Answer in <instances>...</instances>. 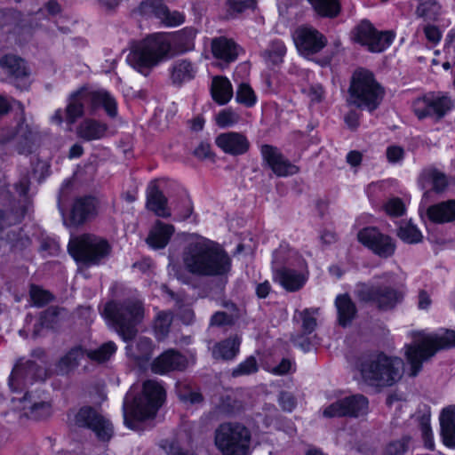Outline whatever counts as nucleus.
Masks as SVG:
<instances>
[{"label":"nucleus","mask_w":455,"mask_h":455,"mask_svg":"<svg viewBox=\"0 0 455 455\" xmlns=\"http://www.w3.org/2000/svg\"><path fill=\"white\" fill-rule=\"evenodd\" d=\"M307 267L305 260L292 250L286 243H281L279 247L273 251L272 269L273 273L278 267Z\"/></svg>","instance_id":"nucleus-26"},{"label":"nucleus","mask_w":455,"mask_h":455,"mask_svg":"<svg viewBox=\"0 0 455 455\" xmlns=\"http://www.w3.org/2000/svg\"><path fill=\"white\" fill-rule=\"evenodd\" d=\"M410 443V437L404 436L400 440L394 441L389 443L383 455H404V453L408 451Z\"/></svg>","instance_id":"nucleus-53"},{"label":"nucleus","mask_w":455,"mask_h":455,"mask_svg":"<svg viewBox=\"0 0 455 455\" xmlns=\"http://www.w3.org/2000/svg\"><path fill=\"white\" fill-rule=\"evenodd\" d=\"M278 403L284 411L291 412L296 406V399L292 394L283 391L279 395Z\"/></svg>","instance_id":"nucleus-57"},{"label":"nucleus","mask_w":455,"mask_h":455,"mask_svg":"<svg viewBox=\"0 0 455 455\" xmlns=\"http://www.w3.org/2000/svg\"><path fill=\"white\" fill-rule=\"evenodd\" d=\"M181 258L184 268L197 277H226L232 269L228 253L219 243L204 237L189 241Z\"/></svg>","instance_id":"nucleus-1"},{"label":"nucleus","mask_w":455,"mask_h":455,"mask_svg":"<svg viewBox=\"0 0 455 455\" xmlns=\"http://www.w3.org/2000/svg\"><path fill=\"white\" fill-rule=\"evenodd\" d=\"M318 308L310 307L305 308L302 311H298L297 314L301 320V329L304 334H311L316 328V315Z\"/></svg>","instance_id":"nucleus-47"},{"label":"nucleus","mask_w":455,"mask_h":455,"mask_svg":"<svg viewBox=\"0 0 455 455\" xmlns=\"http://www.w3.org/2000/svg\"><path fill=\"white\" fill-rule=\"evenodd\" d=\"M335 306L338 312L339 323L342 326L348 325L356 314L355 305L347 294L336 297Z\"/></svg>","instance_id":"nucleus-36"},{"label":"nucleus","mask_w":455,"mask_h":455,"mask_svg":"<svg viewBox=\"0 0 455 455\" xmlns=\"http://www.w3.org/2000/svg\"><path fill=\"white\" fill-rule=\"evenodd\" d=\"M323 88L320 84L310 86L308 97L312 102H320L323 99Z\"/></svg>","instance_id":"nucleus-62"},{"label":"nucleus","mask_w":455,"mask_h":455,"mask_svg":"<svg viewBox=\"0 0 455 455\" xmlns=\"http://www.w3.org/2000/svg\"><path fill=\"white\" fill-rule=\"evenodd\" d=\"M236 315L234 314H228L227 312L217 311L214 313L210 319L211 326L222 327L227 325H232L235 323Z\"/></svg>","instance_id":"nucleus-55"},{"label":"nucleus","mask_w":455,"mask_h":455,"mask_svg":"<svg viewBox=\"0 0 455 455\" xmlns=\"http://www.w3.org/2000/svg\"><path fill=\"white\" fill-rule=\"evenodd\" d=\"M15 140V149L20 155H29L39 146L40 134L36 128L28 124L24 119L12 128L0 129V144Z\"/></svg>","instance_id":"nucleus-11"},{"label":"nucleus","mask_w":455,"mask_h":455,"mask_svg":"<svg viewBox=\"0 0 455 455\" xmlns=\"http://www.w3.org/2000/svg\"><path fill=\"white\" fill-rule=\"evenodd\" d=\"M46 371L32 361L19 362L14 366L10 377L9 386L13 392H19L36 380H44Z\"/></svg>","instance_id":"nucleus-19"},{"label":"nucleus","mask_w":455,"mask_h":455,"mask_svg":"<svg viewBox=\"0 0 455 455\" xmlns=\"http://www.w3.org/2000/svg\"><path fill=\"white\" fill-rule=\"evenodd\" d=\"M147 208L156 216L167 218L171 212L167 207V198L155 182L150 183L147 189Z\"/></svg>","instance_id":"nucleus-29"},{"label":"nucleus","mask_w":455,"mask_h":455,"mask_svg":"<svg viewBox=\"0 0 455 455\" xmlns=\"http://www.w3.org/2000/svg\"><path fill=\"white\" fill-rule=\"evenodd\" d=\"M420 430L425 447L429 451H433L435 447V443L433 439L432 429L429 423L427 421L422 422L420 425Z\"/></svg>","instance_id":"nucleus-58"},{"label":"nucleus","mask_w":455,"mask_h":455,"mask_svg":"<svg viewBox=\"0 0 455 455\" xmlns=\"http://www.w3.org/2000/svg\"><path fill=\"white\" fill-rule=\"evenodd\" d=\"M412 342L406 345V357L411 365V376L420 371L424 361L432 357L437 350L455 347V331L440 330L435 333L411 332Z\"/></svg>","instance_id":"nucleus-3"},{"label":"nucleus","mask_w":455,"mask_h":455,"mask_svg":"<svg viewBox=\"0 0 455 455\" xmlns=\"http://www.w3.org/2000/svg\"><path fill=\"white\" fill-rule=\"evenodd\" d=\"M263 160L273 172L279 177L294 175L299 172V167L286 159L280 150L270 145H263L260 148Z\"/></svg>","instance_id":"nucleus-21"},{"label":"nucleus","mask_w":455,"mask_h":455,"mask_svg":"<svg viewBox=\"0 0 455 455\" xmlns=\"http://www.w3.org/2000/svg\"><path fill=\"white\" fill-rule=\"evenodd\" d=\"M427 215L430 221L436 224L455 221V199H450L430 205L427 209Z\"/></svg>","instance_id":"nucleus-27"},{"label":"nucleus","mask_w":455,"mask_h":455,"mask_svg":"<svg viewBox=\"0 0 455 455\" xmlns=\"http://www.w3.org/2000/svg\"><path fill=\"white\" fill-rule=\"evenodd\" d=\"M359 298L367 302H373L382 310L395 307L403 299V294L398 290L384 285H363L358 291Z\"/></svg>","instance_id":"nucleus-17"},{"label":"nucleus","mask_w":455,"mask_h":455,"mask_svg":"<svg viewBox=\"0 0 455 455\" xmlns=\"http://www.w3.org/2000/svg\"><path fill=\"white\" fill-rule=\"evenodd\" d=\"M172 323V314L171 312L162 311L157 314L154 323V330L157 339L162 340L167 336Z\"/></svg>","instance_id":"nucleus-46"},{"label":"nucleus","mask_w":455,"mask_h":455,"mask_svg":"<svg viewBox=\"0 0 455 455\" xmlns=\"http://www.w3.org/2000/svg\"><path fill=\"white\" fill-rule=\"evenodd\" d=\"M423 31L427 40L430 44L436 45L441 41L442 33L436 26L426 25L423 28Z\"/></svg>","instance_id":"nucleus-59"},{"label":"nucleus","mask_w":455,"mask_h":455,"mask_svg":"<svg viewBox=\"0 0 455 455\" xmlns=\"http://www.w3.org/2000/svg\"><path fill=\"white\" fill-rule=\"evenodd\" d=\"M358 240L375 254L382 258L392 256L395 251L393 239L375 228H365L358 233Z\"/></svg>","instance_id":"nucleus-20"},{"label":"nucleus","mask_w":455,"mask_h":455,"mask_svg":"<svg viewBox=\"0 0 455 455\" xmlns=\"http://www.w3.org/2000/svg\"><path fill=\"white\" fill-rule=\"evenodd\" d=\"M241 339L238 336L229 337L216 343L212 349V357L216 360H234L239 353Z\"/></svg>","instance_id":"nucleus-33"},{"label":"nucleus","mask_w":455,"mask_h":455,"mask_svg":"<svg viewBox=\"0 0 455 455\" xmlns=\"http://www.w3.org/2000/svg\"><path fill=\"white\" fill-rule=\"evenodd\" d=\"M422 178L431 185L432 190L435 193H443L448 187L446 175L436 169L424 171Z\"/></svg>","instance_id":"nucleus-42"},{"label":"nucleus","mask_w":455,"mask_h":455,"mask_svg":"<svg viewBox=\"0 0 455 455\" xmlns=\"http://www.w3.org/2000/svg\"><path fill=\"white\" fill-rule=\"evenodd\" d=\"M181 400L186 403H190L192 404L199 403L203 401V396L199 392L190 391L188 394H184L180 396Z\"/></svg>","instance_id":"nucleus-64"},{"label":"nucleus","mask_w":455,"mask_h":455,"mask_svg":"<svg viewBox=\"0 0 455 455\" xmlns=\"http://www.w3.org/2000/svg\"><path fill=\"white\" fill-rule=\"evenodd\" d=\"M386 212L392 217L402 216L405 212L403 202L400 198H392L385 204Z\"/></svg>","instance_id":"nucleus-56"},{"label":"nucleus","mask_w":455,"mask_h":455,"mask_svg":"<svg viewBox=\"0 0 455 455\" xmlns=\"http://www.w3.org/2000/svg\"><path fill=\"white\" fill-rule=\"evenodd\" d=\"M86 355V350L81 346H76L71 348L64 356H62L58 363V370L61 373H68L76 369L80 362Z\"/></svg>","instance_id":"nucleus-39"},{"label":"nucleus","mask_w":455,"mask_h":455,"mask_svg":"<svg viewBox=\"0 0 455 455\" xmlns=\"http://www.w3.org/2000/svg\"><path fill=\"white\" fill-rule=\"evenodd\" d=\"M259 370L258 362L255 356L250 355L241 362L232 370V376L236 378L244 375H250L257 372Z\"/></svg>","instance_id":"nucleus-49"},{"label":"nucleus","mask_w":455,"mask_h":455,"mask_svg":"<svg viewBox=\"0 0 455 455\" xmlns=\"http://www.w3.org/2000/svg\"><path fill=\"white\" fill-rule=\"evenodd\" d=\"M29 295L33 305L36 307H43L52 300V295L37 285H31Z\"/></svg>","instance_id":"nucleus-52"},{"label":"nucleus","mask_w":455,"mask_h":455,"mask_svg":"<svg viewBox=\"0 0 455 455\" xmlns=\"http://www.w3.org/2000/svg\"><path fill=\"white\" fill-rule=\"evenodd\" d=\"M197 69V66L189 60H177L169 69L172 84L181 85L191 81L196 77Z\"/></svg>","instance_id":"nucleus-28"},{"label":"nucleus","mask_w":455,"mask_h":455,"mask_svg":"<svg viewBox=\"0 0 455 455\" xmlns=\"http://www.w3.org/2000/svg\"><path fill=\"white\" fill-rule=\"evenodd\" d=\"M454 107L452 100L441 93L428 92L415 99L412 110L419 119L427 117L439 121L443 118Z\"/></svg>","instance_id":"nucleus-12"},{"label":"nucleus","mask_w":455,"mask_h":455,"mask_svg":"<svg viewBox=\"0 0 455 455\" xmlns=\"http://www.w3.org/2000/svg\"><path fill=\"white\" fill-rule=\"evenodd\" d=\"M227 11L229 15L235 17L248 11H254L257 7L256 0H227Z\"/></svg>","instance_id":"nucleus-48"},{"label":"nucleus","mask_w":455,"mask_h":455,"mask_svg":"<svg viewBox=\"0 0 455 455\" xmlns=\"http://www.w3.org/2000/svg\"><path fill=\"white\" fill-rule=\"evenodd\" d=\"M386 155L389 163L396 164L403 161L404 150L399 146H389L387 148Z\"/></svg>","instance_id":"nucleus-60"},{"label":"nucleus","mask_w":455,"mask_h":455,"mask_svg":"<svg viewBox=\"0 0 455 455\" xmlns=\"http://www.w3.org/2000/svg\"><path fill=\"white\" fill-rule=\"evenodd\" d=\"M442 7L436 0H419L416 9L418 18L424 21H435L441 15Z\"/></svg>","instance_id":"nucleus-40"},{"label":"nucleus","mask_w":455,"mask_h":455,"mask_svg":"<svg viewBox=\"0 0 455 455\" xmlns=\"http://www.w3.org/2000/svg\"><path fill=\"white\" fill-rule=\"evenodd\" d=\"M117 347L113 341H108L102 344L100 347L94 350H86V356L94 362L104 363L110 359V357L116 352Z\"/></svg>","instance_id":"nucleus-45"},{"label":"nucleus","mask_w":455,"mask_h":455,"mask_svg":"<svg viewBox=\"0 0 455 455\" xmlns=\"http://www.w3.org/2000/svg\"><path fill=\"white\" fill-rule=\"evenodd\" d=\"M29 409V417L35 419H40L50 414V404L45 402L34 403L27 406L23 405V410Z\"/></svg>","instance_id":"nucleus-54"},{"label":"nucleus","mask_w":455,"mask_h":455,"mask_svg":"<svg viewBox=\"0 0 455 455\" xmlns=\"http://www.w3.org/2000/svg\"><path fill=\"white\" fill-rule=\"evenodd\" d=\"M292 39L299 53L308 57L318 53L327 44L326 37L310 26H299L292 33Z\"/></svg>","instance_id":"nucleus-16"},{"label":"nucleus","mask_w":455,"mask_h":455,"mask_svg":"<svg viewBox=\"0 0 455 455\" xmlns=\"http://www.w3.org/2000/svg\"><path fill=\"white\" fill-rule=\"evenodd\" d=\"M99 201L96 197L86 196L75 200L71 212L70 220L74 225H82L98 214Z\"/></svg>","instance_id":"nucleus-23"},{"label":"nucleus","mask_w":455,"mask_h":455,"mask_svg":"<svg viewBox=\"0 0 455 455\" xmlns=\"http://www.w3.org/2000/svg\"><path fill=\"white\" fill-rule=\"evenodd\" d=\"M348 93L349 105L372 112L380 105L385 91L371 71L359 68L352 76Z\"/></svg>","instance_id":"nucleus-6"},{"label":"nucleus","mask_w":455,"mask_h":455,"mask_svg":"<svg viewBox=\"0 0 455 455\" xmlns=\"http://www.w3.org/2000/svg\"><path fill=\"white\" fill-rule=\"evenodd\" d=\"M395 38L392 31H378L369 20H362L353 30V39L371 52H381Z\"/></svg>","instance_id":"nucleus-13"},{"label":"nucleus","mask_w":455,"mask_h":455,"mask_svg":"<svg viewBox=\"0 0 455 455\" xmlns=\"http://www.w3.org/2000/svg\"><path fill=\"white\" fill-rule=\"evenodd\" d=\"M286 51L284 43L282 40L275 39L270 42L267 49L264 51L263 57L267 61L278 65L283 62Z\"/></svg>","instance_id":"nucleus-43"},{"label":"nucleus","mask_w":455,"mask_h":455,"mask_svg":"<svg viewBox=\"0 0 455 455\" xmlns=\"http://www.w3.org/2000/svg\"><path fill=\"white\" fill-rule=\"evenodd\" d=\"M195 33L192 29H184L175 34L157 33L148 36L133 48L127 56V62L140 73L147 76L149 69L157 65L179 45L180 52L193 47Z\"/></svg>","instance_id":"nucleus-2"},{"label":"nucleus","mask_w":455,"mask_h":455,"mask_svg":"<svg viewBox=\"0 0 455 455\" xmlns=\"http://www.w3.org/2000/svg\"><path fill=\"white\" fill-rule=\"evenodd\" d=\"M397 236L406 243H418L422 240L419 229L411 222L403 221L397 230Z\"/></svg>","instance_id":"nucleus-44"},{"label":"nucleus","mask_w":455,"mask_h":455,"mask_svg":"<svg viewBox=\"0 0 455 455\" xmlns=\"http://www.w3.org/2000/svg\"><path fill=\"white\" fill-rule=\"evenodd\" d=\"M174 231L172 225L157 220L147 237V243L154 249H163L168 244Z\"/></svg>","instance_id":"nucleus-32"},{"label":"nucleus","mask_w":455,"mask_h":455,"mask_svg":"<svg viewBox=\"0 0 455 455\" xmlns=\"http://www.w3.org/2000/svg\"><path fill=\"white\" fill-rule=\"evenodd\" d=\"M126 353L135 361H148L153 353V342L149 338L140 337L134 344L126 346Z\"/></svg>","instance_id":"nucleus-37"},{"label":"nucleus","mask_w":455,"mask_h":455,"mask_svg":"<svg viewBox=\"0 0 455 455\" xmlns=\"http://www.w3.org/2000/svg\"><path fill=\"white\" fill-rule=\"evenodd\" d=\"M194 154L200 159H204L211 155V146L209 143L201 142L195 149Z\"/></svg>","instance_id":"nucleus-63"},{"label":"nucleus","mask_w":455,"mask_h":455,"mask_svg":"<svg viewBox=\"0 0 455 455\" xmlns=\"http://www.w3.org/2000/svg\"><path fill=\"white\" fill-rule=\"evenodd\" d=\"M236 101L248 108L253 107L257 102V96L252 88L247 84H241L236 91Z\"/></svg>","instance_id":"nucleus-50"},{"label":"nucleus","mask_w":455,"mask_h":455,"mask_svg":"<svg viewBox=\"0 0 455 455\" xmlns=\"http://www.w3.org/2000/svg\"><path fill=\"white\" fill-rule=\"evenodd\" d=\"M76 425L81 427L92 429L97 438L102 442H108L113 435L112 423L92 407L81 408L75 416Z\"/></svg>","instance_id":"nucleus-14"},{"label":"nucleus","mask_w":455,"mask_h":455,"mask_svg":"<svg viewBox=\"0 0 455 455\" xmlns=\"http://www.w3.org/2000/svg\"><path fill=\"white\" fill-rule=\"evenodd\" d=\"M321 17L334 18L340 12L339 0H307Z\"/></svg>","instance_id":"nucleus-41"},{"label":"nucleus","mask_w":455,"mask_h":455,"mask_svg":"<svg viewBox=\"0 0 455 455\" xmlns=\"http://www.w3.org/2000/svg\"><path fill=\"white\" fill-rule=\"evenodd\" d=\"M211 93L213 100L220 105L227 104L233 97V87L227 77L215 76L212 79Z\"/></svg>","instance_id":"nucleus-35"},{"label":"nucleus","mask_w":455,"mask_h":455,"mask_svg":"<svg viewBox=\"0 0 455 455\" xmlns=\"http://www.w3.org/2000/svg\"><path fill=\"white\" fill-rule=\"evenodd\" d=\"M215 121L220 128L231 127L240 121V116L231 108H225L216 116Z\"/></svg>","instance_id":"nucleus-51"},{"label":"nucleus","mask_w":455,"mask_h":455,"mask_svg":"<svg viewBox=\"0 0 455 455\" xmlns=\"http://www.w3.org/2000/svg\"><path fill=\"white\" fill-rule=\"evenodd\" d=\"M173 0H143L138 11L142 15L154 16L166 27H177L185 21V15L178 11H170L166 3Z\"/></svg>","instance_id":"nucleus-18"},{"label":"nucleus","mask_w":455,"mask_h":455,"mask_svg":"<svg viewBox=\"0 0 455 455\" xmlns=\"http://www.w3.org/2000/svg\"><path fill=\"white\" fill-rule=\"evenodd\" d=\"M273 275L283 289L291 292L300 290L307 280L305 273L290 267L276 268Z\"/></svg>","instance_id":"nucleus-25"},{"label":"nucleus","mask_w":455,"mask_h":455,"mask_svg":"<svg viewBox=\"0 0 455 455\" xmlns=\"http://www.w3.org/2000/svg\"><path fill=\"white\" fill-rule=\"evenodd\" d=\"M85 104L90 105L92 113L102 107L109 117L117 116V103L112 94L103 89L92 91L82 87L72 92L68 98L66 114L69 124H74L84 115Z\"/></svg>","instance_id":"nucleus-7"},{"label":"nucleus","mask_w":455,"mask_h":455,"mask_svg":"<svg viewBox=\"0 0 455 455\" xmlns=\"http://www.w3.org/2000/svg\"><path fill=\"white\" fill-rule=\"evenodd\" d=\"M101 315L113 324L123 339L128 341L137 333L136 325L143 319L144 308L141 301L131 298L106 303Z\"/></svg>","instance_id":"nucleus-4"},{"label":"nucleus","mask_w":455,"mask_h":455,"mask_svg":"<svg viewBox=\"0 0 455 455\" xmlns=\"http://www.w3.org/2000/svg\"><path fill=\"white\" fill-rule=\"evenodd\" d=\"M165 396L166 391L161 382L155 379L146 380L142 393L135 399L131 412L139 420L153 418L163 405Z\"/></svg>","instance_id":"nucleus-10"},{"label":"nucleus","mask_w":455,"mask_h":455,"mask_svg":"<svg viewBox=\"0 0 455 455\" xmlns=\"http://www.w3.org/2000/svg\"><path fill=\"white\" fill-rule=\"evenodd\" d=\"M238 45L224 36L214 38L212 42V52L216 59L225 62H233L238 56Z\"/></svg>","instance_id":"nucleus-31"},{"label":"nucleus","mask_w":455,"mask_h":455,"mask_svg":"<svg viewBox=\"0 0 455 455\" xmlns=\"http://www.w3.org/2000/svg\"><path fill=\"white\" fill-rule=\"evenodd\" d=\"M359 370L363 379L370 385L389 387L401 379L403 362L399 357L379 353L363 357Z\"/></svg>","instance_id":"nucleus-5"},{"label":"nucleus","mask_w":455,"mask_h":455,"mask_svg":"<svg viewBox=\"0 0 455 455\" xmlns=\"http://www.w3.org/2000/svg\"><path fill=\"white\" fill-rule=\"evenodd\" d=\"M214 444L221 455H251V431L241 422L221 423L214 431Z\"/></svg>","instance_id":"nucleus-8"},{"label":"nucleus","mask_w":455,"mask_h":455,"mask_svg":"<svg viewBox=\"0 0 455 455\" xmlns=\"http://www.w3.org/2000/svg\"><path fill=\"white\" fill-rule=\"evenodd\" d=\"M187 365L186 356L174 349H168L153 361L151 370L156 374H164L172 371H183Z\"/></svg>","instance_id":"nucleus-22"},{"label":"nucleus","mask_w":455,"mask_h":455,"mask_svg":"<svg viewBox=\"0 0 455 455\" xmlns=\"http://www.w3.org/2000/svg\"><path fill=\"white\" fill-rule=\"evenodd\" d=\"M108 131V125L94 119H85L77 127V136L91 141L103 138Z\"/></svg>","instance_id":"nucleus-34"},{"label":"nucleus","mask_w":455,"mask_h":455,"mask_svg":"<svg viewBox=\"0 0 455 455\" xmlns=\"http://www.w3.org/2000/svg\"><path fill=\"white\" fill-rule=\"evenodd\" d=\"M215 142L223 152L231 156L243 155L250 148L246 136L235 132L220 133L217 136Z\"/></svg>","instance_id":"nucleus-24"},{"label":"nucleus","mask_w":455,"mask_h":455,"mask_svg":"<svg viewBox=\"0 0 455 455\" xmlns=\"http://www.w3.org/2000/svg\"><path fill=\"white\" fill-rule=\"evenodd\" d=\"M368 400L363 395L339 399L323 409L324 418L359 417L366 414Z\"/></svg>","instance_id":"nucleus-15"},{"label":"nucleus","mask_w":455,"mask_h":455,"mask_svg":"<svg viewBox=\"0 0 455 455\" xmlns=\"http://www.w3.org/2000/svg\"><path fill=\"white\" fill-rule=\"evenodd\" d=\"M292 362L289 359H283L281 363L274 367L271 372L275 375H284L292 371Z\"/></svg>","instance_id":"nucleus-61"},{"label":"nucleus","mask_w":455,"mask_h":455,"mask_svg":"<svg viewBox=\"0 0 455 455\" xmlns=\"http://www.w3.org/2000/svg\"><path fill=\"white\" fill-rule=\"evenodd\" d=\"M0 67L14 79H20L28 76L25 61L15 55L2 57Z\"/></svg>","instance_id":"nucleus-38"},{"label":"nucleus","mask_w":455,"mask_h":455,"mask_svg":"<svg viewBox=\"0 0 455 455\" xmlns=\"http://www.w3.org/2000/svg\"><path fill=\"white\" fill-rule=\"evenodd\" d=\"M109 242L93 234H83L70 239L68 251L76 261L87 266L104 263L111 254Z\"/></svg>","instance_id":"nucleus-9"},{"label":"nucleus","mask_w":455,"mask_h":455,"mask_svg":"<svg viewBox=\"0 0 455 455\" xmlns=\"http://www.w3.org/2000/svg\"><path fill=\"white\" fill-rule=\"evenodd\" d=\"M441 435L444 445L455 448V405L443 409L440 417Z\"/></svg>","instance_id":"nucleus-30"}]
</instances>
